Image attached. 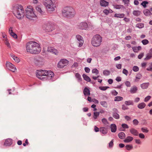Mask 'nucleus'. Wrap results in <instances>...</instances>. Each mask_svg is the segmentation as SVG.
<instances>
[{"label":"nucleus","instance_id":"1","mask_svg":"<svg viewBox=\"0 0 152 152\" xmlns=\"http://www.w3.org/2000/svg\"><path fill=\"white\" fill-rule=\"evenodd\" d=\"M26 48L27 52L32 54L39 53L41 51L39 44L34 41H30L27 43Z\"/></svg>","mask_w":152,"mask_h":152},{"label":"nucleus","instance_id":"2","mask_svg":"<svg viewBox=\"0 0 152 152\" xmlns=\"http://www.w3.org/2000/svg\"><path fill=\"white\" fill-rule=\"evenodd\" d=\"M36 75L39 78L42 80H44L46 78L51 79L54 75V74L51 71L38 70L36 71Z\"/></svg>","mask_w":152,"mask_h":152},{"label":"nucleus","instance_id":"3","mask_svg":"<svg viewBox=\"0 0 152 152\" xmlns=\"http://www.w3.org/2000/svg\"><path fill=\"white\" fill-rule=\"evenodd\" d=\"M13 12L18 19H21L24 15V10L23 6L20 4H15L13 6Z\"/></svg>","mask_w":152,"mask_h":152},{"label":"nucleus","instance_id":"4","mask_svg":"<svg viewBox=\"0 0 152 152\" xmlns=\"http://www.w3.org/2000/svg\"><path fill=\"white\" fill-rule=\"evenodd\" d=\"M102 42V38L99 35H96L92 38L91 44L94 47L99 46Z\"/></svg>","mask_w":152,"mask_h":152},{"label":"nucleus","instance_id":"5","mask_svg":"<svg viewBox=\"0 0 152 152\" xmlns=\"http://www.w3.org/2000/svg\"><path fill=\"white\" fill-rule=\"evenodd\" d=\"M26 18L29 19H32L33 18H35L36 15L33 11V8L31 6H28L26 10Z\"/></svg>","mask_w":152,"mask_h":152},{"label":"nucleus","instance_id":"6","mask_svg":"<svg viewBox=\"0 0 152 152\" xmlns=\"http://www.w3.org/2000/svg\"><path fill=\"white\" fill-rule=\"evenodd\" d=\"M45 5L48 11H53L55 10V6L52 0H44Z\"/></svg>","mask_w":152,"mask_h":152},{"label":"nucleus","instance_id":"7","mask_svg":"<svg viewBox=\"0 0 152 152\" xmlns=\"http://www.w3.org/2000/svg\"><path fill=\"white\" fill-rule=\"evenodd\" d=\"M62 12L64 15L66 16L73 15L75 14L74 9L71 7L65 8Z\"/></svg>","mask_w":152,"mask_h":152},{"label":"nucleus","instance_id":"8","mask_svg":"<svg viewBox=\"0 0 152 152\" xmlns=\"http://www.w3.org/2000/svg\"><path fill=\"white\" fill-rule=\"evenodd\" d=\"M68 64V61L66 59H62L58 62V67L60 68H63L65 66Z\"/></svg>","mask_w":152,"mask_h":152},{"label":"nucleus","instance_id":"9","mask_svg":"<svg viewBox=\"0 0 152 152\" xmlns=\"http://www.w3.org/2000/svg\"><path fill=\"white\" fill-rule=\"evenodd\" d=\"M6 66L7 67L9 70L13 72H15L16 70V69L15 66L9 62H7Z\"/></svg>","mask_w":152,"mask_h":152},{"label":"nucleus","instance_id":"10","mask_svg":"<svg viewBox=\"0 0 152 152\" xmlns=\"http://www.w3.org/2000/svg\"><path fill=\"white\" fill-rule=\"evenodd\" d=\"M78 28L81 29H87L88 28V24L85 22H81L78 25Z\"/></svg>","mask_w":152,"mask_h":152},{"label":"nucleus","instance_id":"11","mask_svg":"<svg viewBox=\"0 0 152 152\" xmlns=\"http://www.w3.org/2000/svg\"><path fill=\"white\" fill-rule=\"evenodd\" d=\"M76 38L78 41V42L79 44L78 46L81 47L82 46L84 42L83 37L81 36L77 35L76 36Z\"/></svg>","mask_w":152,"mask_h":152},{"label":"nucleus","instance_id":"12","mask_svg":"<svg viewBox=\"0 0 152 152\" xmlns=\"http://www.w3.org/2000/svg\"><path fill=\"white\" fill-rule=\"evenodd\" d=\"M47 50L48 52L52 53L55 54L57 53V50L53 47H48V48Z\"/></svg>","mask_w":152,"mask_h":152},{"label":"nucleus","instance_id":"13","mask_svg":"<svg viewBox=\"0 0 152 152\" xmlns=\"http://www.w3.org/2000/svg\"><path fill=\"white\" fill-rule=\"evenodd\" d=\"M152 57V48L150 49L149 52L146 55V57L145 59L148 60L150 59Z\"/></svg>","mask_w":152,"mask_h":152},{"label":"nucleus","instance_id":"14","mask_svg":"<svg viewBox=\"0 0 152 152\" xmlns=\"http://www.w3.org/2000/svg\"><path fill=\"white\" fill-rule=\"evenodd\" d=\"M12 144V140L10 139L6 140L4 143V145L6 146H10Z\"/></svg>","mask_w":152,"mask_h":152},{"label":"nucleus","instance_id":"15","mask_svg":"<svg viewBox=\"0 0 152 152\" xmlns=\"http://www.w3.org/2000/svg\"><path fill=\"white\" fill-rule=\"evenodd\" d=\"M12 28V27L10 28L9 29V33L14 38L16 39L17 38V36L15 33L13 32Z\"/></svg>","mask_w":152,"mask_h":152},{"label":"nucleus","instance_id":"16","mask_svg":"<svg viewBox=\"0 0 152 152\" xmlns=\"http://www.w3.org/2000/svg\"><path fill=\"white\" fill-rule=\"evenodd\" d=\"M83 93L85 96H89L90 95V90L87 87H85L84 88L83 91Z\"/></svg>","mask_w":152,"mask_h":152},{"label":"nucleus","instance_id":"17","mask_svg":"<svg viewBox=\"0 0 152 152\" xmlns=\"http://www.w3.org/2000/svg\"><path fill=\"white\" fill-rule=\"evenodd\" d=\"M100 4L102 6L105 7L108 5L109 3L104 0H101Z\"/></svg>","mask_w":152,"mask_h":152},{"label":"nucleus","instance_id":"18","mask_svg":"<svg viewBox=\"0 0 152 152\" xmlns=\"http://www.w3.org/2000/svg\"><path fill=\"white\" fill-rule=\"evenodd\" d=\"M137 90V87L136 86L132 87L130 89V92L132 94L135 93Z\"/></svg>","mask_w":152,"mask_h":152},{"label":"nucleus","instance_id":"19","mask_svg":"<svg viewBox=\"0 0 152 152\" xmlns=\"http://www.w3.org/2000/svg\"><path fill=\"white\" fill-rule=\"evenodd\" d=\"M130 131L131 134L135 136H137L138 134V132L134 128L130 129Z\"/></svg>","mask_w":152,"mask_h":152},{"label":"nucleus","instance_id":"20","mask_svg":"<svg viewBox=\"0 0 152 152\" xmlns=\"http://www.w3.org/2000/svg\"><path fill=\"white\" fill-rule=\"evenodd\" d=\"M144 14L147 16H149L151 15L152 13L151 12L150 10L148 9H145L143 11Z\"/></svg>","mask_w":152,"mask_h":152},{"label":"nucleus","instance_id":"21","mask_svg":"<svg viewBox=\"0 0 152 152\" xmlns=\"http://www.w3.org/2000/svg\"><path fill=\"white\" fill-rule=\"evenodd\" d=\"M111 130L113 132H115L116 130L117 127L116 125L114 124H112L110 126Z\"/></svg>","mask_w":152,"mask_h":152},{"label":"nucleus","instance_id":"22","mask_svg":"<svg viewBox=\"0 0 152 152\" xmlns=\"http://www.w3.org/2000/svg\"><path fill=\"white\" fill-rule=\"evenodd\" d=\"M100 131L101 133L104 134H106L107 132V129L103 127H100Z\"/></svg>","mask_w":152,"mask_h":152},{"label":"nucleus","instance_id":"23","mask_svg":"<svg viewBox=\"0 0 152 152\" xmlns=\"http://www.w3.org/2000/svg\"><path fill=\"white\" fill-rule=\"evenodd\" d=\"M133 139V138L131 136L127 137L124 140V142L128 143L132 141Z\"/></svg>","mask_w":152,"mask_h":152},{"label":"nucleus","instance_id":"24","mask_svg":"<svg viewBox=\"0 0 152 152\" xmlns=\"http://www.w3.org/2000/svg\"><path fill=\"white\" fill-rule=\"evenodd\" d=\"M149 85V83H144L141 85V87L143 89H146Z\"/></svg>","mask_w":152,"mask_h":152},{"label":"nucleus","instance_id":"25","mask_svg":"<svg viewBox=\"0 0 152 152\" xmlns=\"http://www.w3.org/2000/svg\"><path fill=\"white\" fill-rule=\"evenodd\" d=\"M146 106V104L144 102H142L139 104L138 105V107L140 109H142L145 107Z\"/></svg>","mask_w":152,"mask_h":152},{"label":"nucleus","instance_id":"26","mask_svg":"<svg viewBox=\"0 0 152 152\" xmlns=\"http://www.w3.org/2000/svg\"><path fill=\"white\" fill-rule=\"evenodd\" d=\"M83 77L85 80L88 82L91 81V80L90 78L85 74H83Z\"/></svg>","mask_w":152,"mask_h":152},{"label":"nucleus","instance_id":"27","mask_svg":"<svg viewBox=\"0 0 152 152\" xmlns=\"http://www.w3.org/2000/svg\"><path fill=\"white\" fill-rule=\"evenodd\" d=\"M124 14L123 13H116L114 15V17L118 18H123L124 17Z\"/></svg>","mask_w":152,"mask_h":152},{"label":"nucleus","instance_id":"28","mask_svg":"<svg viewBox=\"0 0 152 152\" xmlns=\"http://www.w3.org/2000/svg\"><path fill=\"white\" fill-rule=\"evenodd\" d=\"M36 10L38 12H39L41 15H42L44 13V12L42 10L41 8L39 6H37L36 7Z\"/></svg>","mask_w":152,"mask_h":152},{"label":"nucleus","instance_id":"29","mask_svg":"<svg viewBox=\"0 0 152 152\" xmlns=\"http://www.w3.org/2000/svg\"><path fill=\"white\" fill-rule=\"evenodd\" d=\"M134 15L136 16H138L140 15L141 11L139 10H134L133 12Z\"/></svg>","mask_w":152,"mask_h":152},{"label":"nucleus","instance_id":"30","mask_svg":"<svg viewBox=\"0 0 152 152\" xmlns=\"http://www.w3.org/2000/svg\"><path fill=\"white\" fill-rule=\"evenodd\" d=\"M118 136L120 138L123 139L125 137V134L124 132H121L118 134Z\"/></svg>","mask_w":152,"mask_h":152},{"label":"nucleus","instance_id":"31","mask_svg":"<svg viewBox=\"0 0 152 152\" xmlns=\"http://www.w3.org/2000/svg\"><path fill=\"white\" fill-rule=\"evenodd\" d=\"M142 77V75L140 74H137L136 77L135 79V81L137 82Z\"/></svg>","mask_w":152,"mask_h":152},{"label":"nucleus","instance_id":"32","mask_svg":"<svg viewBox=\"0 0 152 152\" xmlns=\"http://www.w3.org/2000/svg\"><path fill=\"white\" fill-rule=\"evenodd\" d=\"M75 76L76 78L77 79L78 81H81L82 78L81 76L78 73H76L75 75Z\"/></svg>","mask_w":152,"mask_h":152},{"label":"nucleus","instance_id":"33","mask_svg":"<svg viewBox=\"0 0 152 152\" xmlns=\"http://www.w3.org/2000/svg\"><path fill=\"white\" fill-rule=\"evenodd\" d=\"M123 99V98L122 97L120 96H118L115 97L114 101H119L122 100Z\"/></svg>","mask_w":152,"mask_h":152},{"label":"nucleus","instance_id":"34","mask_svg":"<svg viewBox=\"0 0 152 152\" xmlns=\"http://www.w3.org/2000/svg\"><path fill=\"white\" fill-rule=\"evenodd\" d=\"M101 105L104 107H107V102L105 101H103L100 102Z\"/></svg>","mask_w":152,"mask_h":152},{"label":"nucleus","instance_id":"35","mask_svg":"<svg viewBox=\"0 0 152 152\" xmlns=\"http://www.w3.org/2000/svg\"><path fill=\"white\" fill-rule=\"evenodd\" d=\"M11 57L15 61L18 63L20 61L19 59L17 57H16L14 55H12Z\"/></svg>","mask_w":152,"mask_h":152},{"label":"nucleus","instance_id":"36","mask_svg":"<svg viewBox=\"0 0 152 152\" xmlns=\"http://www.w3.org/2000/svg\"><path fill=\"white\" fill-rule=\"evenodd\" d=\"M93 118L94 119H96L97 117L99 115V113L97 112H95L94 113Z\"/></svg>","mask_w":152,"mask_h":152},{"label":"nucleus","instance_id":"37","mask_svg":"<svg viewBox=\"0 0 152 152\" xmlns=\"http://www.w3.org/2000/svg\"><path fill=\"white\" fill-rule=\"evenodd\" d=\"M125 103L126 105H133V102L132 101L129 100L128 101H126L125 102Z\"/></svg>","mask_w":152,"mask_h":152},{"label":"nucleus","instance_id":"38","mask_svg":"<svg viewBox=\"0 0 152 152\" xmlns=\"http://www.w3.org/2000/svg\"><path fill=\"white\" fill-rule=\"evenodd\" d=\"M126 149L128 151H129L132 149L133 148V146L132 145H127L125 146Z\"/></svg>","mask_w":152,"mask_h":152},{"label":"nucleus","instance_id":"39","mask_svg":"<svg viewBox=\"0 0 152 152\" xmlns=\"http://www.w3.org/2000/svg\"><path fill=\"white\" fill-rule=\"evenodd\" d=\"M109 88V87L108 86H100L99 87V88L101 90L103 91H105L107 89V88Z\"/></svg>","mask_w":152,"mask_h":152},{"label":"nucleus","instance_id":"40","mask_svg":"<svg viewBox=\"0 0 152 152\" xmlns=\"http://www.w3.org/2000/svg\"><path fill=\"white\" fill-rule=\"evenodd\" d=\"M113 116L114 118L116 119H118L119 118V115L117 113H113Z\"/></svg>","mask_w":152,"mask_h":152},{"label":"nucleus","instance_id":"41","mask_svg":"<svg viewBox=\"0 0 152 152\" xmlns=\"http://www.w3.org/2000/svg\"><path fill=\"white\" fill-rule=\"evenodd\" d=\"M148 3L147 1H143L141 3V4L142 5L144 8H145L146 7V5L148 4Z\"/></svg>","mask_w":152,"mask_h":152},{"label":"nucleus","instance_id":"42","mask_svg":"<svg viewBox=\"0 0 152 152\" xmlns=\"http://www.w3.org/2000/svg\"><path fill=\"white\" fill-rule=\"evenodd\" d=\"M142 42L144 45H146L148 43L149 41L147 39H144L142 41Z\"/></svg>","mask_w":152,"mask_h":152},{"label":"nucleus","instance_id":"43","mask_svg":"<svg viewBox=\"0 0 152 152\" xmlns=\"http://www.w3.org/2000/svg\"><path fill=\"white\" fill-rule=\"evenodd\" d=\"M103 74L104 75H108L110 74V72L107 70H105L103 71Z\"/></svg>","mask_w":152,"mask_h":152},{"label":"nucleus","instance_id":"44","mask_svg":"<svg viewBox=\"0 0 152 152\" xmlns=\"http://www.w3.org/2000/svg\"><path fill=\"white\" fill-rule=\"evenodd\" d=\"M102 123L105 125H106L108 124L107 119L105 118H103L102 119Z\"/></svg>","mask_w":152,"mask_h":152},{"label":"nucleus","instance_id":"45","mask_svg":"<svg viewBox=\"0 0 152 152\" xmlns=\"http://www.w3.org/2000/svg\"><path fill=\"white\" fill-rule=\"evenodd\" d=\"M141 130L143 132L148 133L149 131L148 130V129L147 128H142L141 129Z\"/></svg>","mask_w":152,"mask_h":152},{"label":"nucleus","instance_id":"46","mask_svg":"<svg viewBox=\"0 0 152 152\" xmlns=\"http://www.w3.org/2000/svg\"><path fill=\"white\" fill-rule=\"evenodd\" d=\"M92 72L97 75L99 73V71L96 69H94L92 70Z\"/></svg>","mask_w":152,"mask_h":152},{"label":"nucleus","instance_id":"47","mask_svg":"<svg viewBox=\"0 0 152 152\" xmlns=\"http://www.w3.org/2000/svg\"><path fill=\"white\" fill-rule=\"evenodd\" d=\"M138 121L136 119H134L133 121V123L134 125H137L139 124Z\"/></svg>","mask_w":152,"mask_h":152},{"label":"nucleus","instance_id":"48","mask_svg":"<svg viewBox=\"0 0 152 152\" xmlns=\"http://www.w3.org/2000/svg\"><path fill=\"white\" fill-rule=\"evenodd\" d=\"M132 69L134 72H136L138 71L139 69L138 66H134L133 67Z\"/></svg>","mask_w":152,"mask_h":152},{"label":"nucleus","instance_id":"49","mask_svg":"<svg viewBox=\"0 0 152 152\" xmlns=\"http://www.w3.org/2000/svg\"><path fill=\"white\" fill-rule=\"evenodd\" d=\"M136 27L139 28H141L144 27V25L142 23H139L136 25Z\"/></svg>","mask_w":152,"mask_h":152},{"label":"nucleus","instance_id":"50","mask_svg":"<svg viewBox=\"0 0 152 152\" xmlns=\"http://www.w3.org/2000/svg\"><path fill=\"white\" fill-rule=\"evenodd\" d=\"M151 98V96H148L145 98L144 99V101L145 102H147Z\"/></svg>","mask_w":152,"mask_h":152},{"label":"nucleus","instance_id":"51","mask_svg":"<svg viewBox=\"0 0 152 152\" xmlns=\"http://www.w3.org/2000/svg\"><path fill=\"white\" fill-rule=\"evenodd\" d=\"M111 93L113 95L115 96L117 95L118 94V93L115 90L112 91Z\"/></svg>","mask_w":152,"mask_h":152},{"label":"nucleus","instance_id":"52","mask_svg":"<svg viewBox=\"0 0 152 152\" xmlns=\"http://www.w3.org/2000/svg\"><path fill=\"white\" fill-rule=\"evenodd\" d=\"M125 84L126 86L128 87H130L131 86V83L130 82L126 81L125 82Z\"/></svg>","mask_w":152,"mask_h":152},{"label":"nucleus","instance_id":"53","mask_svg":"<svg viewBox=\"0 0 152 152\" xmlns=\"http://www.w3.org/2000/svg\"><path fill=\"white\" fill-rule=\"evenodd\" d=\"M123 73L127 76L128 74V72L127 70L124 69L123 70Z\"/></svg>","mask_w":152,"mask_h":152},{"label":"nucleus","instance_id":"54","mask_svg":"<svg viewBox=\"0 0 152 152\" xmlns=\"http://www.w3.org/2000/svg\"><path fill=\"white\" fill-rule=\"evenodd\" d=\"M113 140H112L109 143V146L110 148H111L113 146Z\"/></svg>","mask_w":152,"mask_h":152},{"label":"nucleus","instance_id":"55","mask_svg":"<svg viewBox=\"0 0 152 152\" xmlns=\"http://www.w3.org/2000/svg\"><path fill=\"white\" fill-rule=\"evenodd\" d=\"M122 126L124 128L128 129L129 128V126L128 125L125 124H122Z\"/></svg>","mask_w":152,"mask_h":152},{"label":"nucleus","instance_id":"56","mask_svg":"<svg viewBox=\"0 0 152 152\" xmlns=\"http://www.w3.org/2000/svg\"><path fill=\"white\" fill-rule=\"evenodd\" d=\"M147 70L148 71H152V63L150 64L149 68H147Z\"/></svg>","mask_w":152,"mask_h":152},{"label":"nucleus","instance_id":"57","mask_svg":"<svg viewBox=\"0 0 152 152\" xmlns=\"http://www.w3.org/2000/svg\"><path fill=\"white\" fill-rule=\"evenodd\" d=\"M139 137L143 139L145 138V136L142 133H140L139 134Z\"/></svg>","mask_w":152,"mask_h":152},{"label":"nucleus","instance_id":"58","mask_svg":"<svg viewBox=\"0 0 152 152\" xmlns=\"http://www.w3.org/2000/svg\"><path fill=\"white\" fill-rule=\"evenodd\" d=\"M133 50L135 52H137L138 51L137 48V47H134L132 48Z\"/></svg>","mask_w":152,"mask_h":152},{"label":"nucleus","instance_id":"59","mask_svg":"<svg viewBox=\"0 0 152 152\" xmlns=\"http://www.w3.org/2000/svg\"><path fill=\"white\" fill-rule=\"evenodd\" d=\"M37 63L36 64L38 65H41L42 64V61H40V60H37Z\"/></svg>","mask_w":152,"mask_h":152},{"label":"nucleus","instance_id":"60","mask_svg":"<svg viewBox=\"0 0 152 152\" xmlns=\"http://www.w3.org/2000/svg\"><path fill=\"white\" fill-rule=\"evenodd\" d=\"M125 119L127 121H130L131 120V118L130 117L128 116H126L124 117Z\"/></svg>","mask_w":152,"mask_h":152},{"label":"nucleus","instance_id":"61","mask_svg":"<svg viewBox=\"0 0 152 152\" xmlns=\"http://www.w3.org/2000/svg\"><path fill=\"white\" fill-rule=\"evenodd\" d=\"M103 12L105 13L106 15H108L109 13V11L107 9H105L103 11Z\"/></svg>","mask_w":152,"mask_h":152},{"label":"nucleus","instance_id":"62","mask_svg":"<svg viewBox=\"0 0 152 152\" xmlns=\"http://www.w3.org/2000/svg\"><path fill=\"white\" fill-rule=\"evenodd\" d=\"M85 70L86 72L89 73L90 71V69L88 67H86L85 68Z\"/></svg>","mask_w":152,"mask_h":152},{"label":"nucleus","instance_id":"63","mask_svg":"<svg viewBox=\"0 0 152 152\" xmlns=\"http://www.w3.org/2000/svg\"><path fill=\"white\" fill-rule=\"evenodd\" d=\"M92 101L94 102L95 104H98L99 103L98 101L95 99H93L92 100Z\"/></svg>","mask_w":152,"mask_h":152},{"label":"nucleus","instance_id":"64","mask_svg":"<svg viewBox=\"0 0 152 152\" xmlns=\"http://www.w3.org/2000/svg\"><path fill=\"white\" fill-rule=\"evenodd\" d=\"M143 56H144V53H141L138 55V58L139 59H140Z\"/></svg>","mask_w":152,"mask_h":152}]
</instances>
